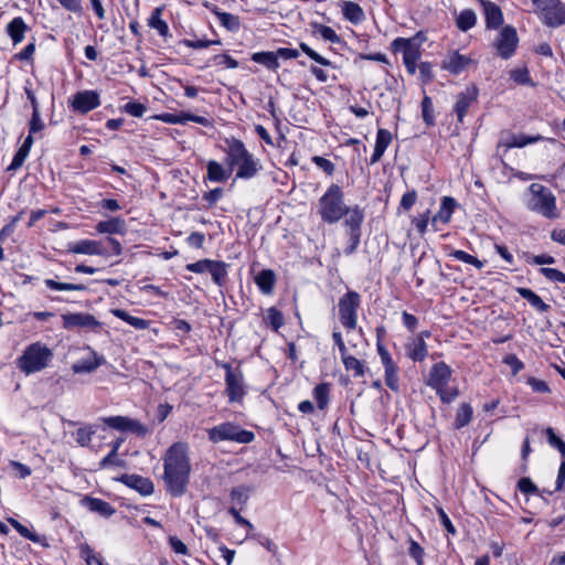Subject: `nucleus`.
<instances>
[{
  "label": "nucleus",
  "mask_w": 565,
  "mask_h": 565,
  "mask_svg": "<svg viewBox=\"0 0 565 565\" xmlns=\"http://www.w3.org/2000/svg\"><path fill=\"white\" fill-rule=\"evenodd\" d=\"M191 465L188 446L183 443L171 445L163 457V481L166 490L175 498L186 492Z\"/></svg>",
  "instance_id": "obj_1"
},
{
  "label": "nucleus",
  "mask_w": 565,
  "mask_h": 565,
  "mask_svg": "<svg viewBox=\"0 0 565 565\" xmlns=\"http://www.w3.org/2000/svg\"><path fill=\"white\" fill-rule=\"evenodd\" d=\"M224 142L225 163L232 172L236 168V179H252L262 170L259 159L247 150L242 140L232 137Z\"/></svg>",
  "instance_id": "obj_2"
},
{
  "label": "nucleus",
  "mask_w": 565,
  "mask_h": 565,
  "mask_svg": "<svg viewBox=\"0 0 565 565\" xmlns=\"http://www.w3.org/2000/svg\"><path fill=\"white\" fill-rule=\"evenodd\" d=\"M347 212L348 205L344 202L341 186L331 184L318 202V213L321 220L328 224H334L347 215Z\"/></svg>",
  "instance_id": "obj_3"
},
{
  "label": "nucleus",
  "mask_w": 565,
  "mask_h": 565,
  "mask_svg": "<svg viewBox=\"0 0 565 565\" xmlns=\"http://www.w3.org/2000/svg\"><path fill=\"white\" fill-rule=\"evenodd\" d=\"M529 198L526 207L546 218L553 220L558 217L556 207V198L550 189L540 184L532 183L529 189Z\"/></svg>",
  "instance_id": "obj_4"
},
{
  "label": "nucleus",
  "mask_w": 565,
  "mask_h": 565,
  "mask_svg": "<svg viewBox=\"0 0 565 565\" xmlns=\"http://www.w3.org/2000/svg\"><path fill=\"white\" fill-rule=\"evenodd\" d=\"M52 358L53 353L46 345L35 342L26 347L18 360V365L25 374H32L45 369Z\"/></svg>",
  "instance_id": "obj_5"
},
{
  "label": "nucleus",
  "mask_w": 565,
  "mask_h": 565,
  "mask_svg": "<svg viewBox=\"0 0 565 565\" xmlns=\"http://www.w3.org/2000/svg\"><path fill=\"white\" fill-rule=\"evenodd\" d=\"M209 440L218 444L221 441H235L238 444H249L255 439V434L250 430L241 428L238 425L226 422L206 430Z\"/></svg>",
  "instance_id": "obj_6"
},
{
  "label": "nucleus",
  "mask_w": 565,
  "mask_h": 565,
  "mask_svg": "<svg viewBox=\"0 0 565 565\" xmlns=\"http://www.w3.org/2000/svg\"><path fill=\"white\" fill-rule=\"evenodd\" d=\"M534 12L548 28L565 24V3L561 0H532Z\"/></svg>",
  "instance_id": "obj_7"
},
{
  "label": "nucleus",
  "mask_w": 565,
  "mask_h": 565,
  "mask_svg": "<svg viewBox=\"0 0 565 565\" xmlns=\"http://www.w3.org/2000/svg\"><path fill=\"white\" fill-rule=\"evenodd\" d=\"M361 306V296L354 290L345 292L338 302L339 319L348 330H354L358 324V310Z\"/></svg>",
  "instance_id": "obj_8"
},
{
  "label": "nucleus",
  "mask_w": 565,
  "mask_h": 565,
  "mask_svg": "<svg viewBox=\"0 0 565 565\" xmlns=\"http://www.w3.org/2000/svg\"><path fill=\"white\" fill-rule=\"evenodd\" d=\"M225 370V392L230 403H241L247 394L243 372L237 367L233 369L231 364L221 365Z\"/></svg>",
  "instance_id": "obj_9"
},
{
  "label": "nucleus",
  "mask_w": 565,
  "mask_h": 565,
  "mask_svg": "<svg viewBox=\"0 0 565 565\" xmlns=\"http://www.w3.org/2000/svg\"><path fill=\"white\" fill-rule=\"evenodd\" d=\"M420 44L416 42L415 38L405 39V38H396L392 42V50L394 52L403 53V62L411 75L416 73L417 61L420 58Z\"/></svg>",
  "instance_id": "obj_10"
},
{
  "label": "nucleus",
  "mask_w": 565,
  "mask_h": 565,
  "mask_svg": "<svg viewBox=\"0 0 565 565\" xmlns=\"http://www.w3.org/2000/svg\"><path fill=\"white\" fill-rule=\"evenodd\" d=\"M518 44L519 36L512 25H504L493 41L497 54L503 60H509L514 55Z\"/></svg>",
  "instance_id": "obj_11"
},
{
  "label": "nucleus",
  "mask_w": 565,
  "mask_h": 565,
  "mask_svg": "<svg viewBox=\"0 0 565 565\" xmlns=\"http://www.w3.org/2000/svg\"><path fill=\"white\" fill-rule=\"evenodd\" d=\"M479 89L476 85L467 86L462 92L456 96L454 113L457 116L458 122H462L469 108L478 102Z\"/></svg>",
  "instance_id": "obj_12"
},
{
  "label": "nucleus",
  "mask_w": 565,
  "mask_h": 565,
  "mask_svg": "<svg viewBox=\"0 0 565 565\" xmlns=\"http://www.w3.org/2000/svg\"><path fill=\"white\" fill-rule=\"evenodd\" d=\"M62 320L65 329L81 328L95 331L102 327V322L93 315L85 312L65 313L62 316Z\"/></svg>",
  "instance_id": "obj_13"
},
{
  "label": "nucleus",
  "mask_w": 565,
  "mask_h": 565,
  "mask_svg": "<svg viewBox=\"0 0 565 565\" xmlns=\"http://www.w3.org/2000/svg\"><path fill=\"white\" fill-rule=\"evenodd\" d=\"M451 376V369L445 362H438L433 365L427 385L436 392H441L443 387L448 386Z\"/></svg>",
  "instance_id": "obj_14"
},
{
  "label": "nucleus",
  "mask_w": 565,
  "mask_h": 565,
  "mask_svg": "<svg viewBox=\"0 0 565 565\" xmlns=\"http://www.w3.org/2000/svg\"><path fill=\"white\" fill-rule=\"evenodd\" d=\"M99 104V95L95 90H84L74 95L72 107L76 111L86 114L97 108Z\"/></svg>",
  "instance_id": "obj_15"
},
{
  "label": "nucleus",
  "mask_w": 565,
  "mask_h": 565,
  "mask_svg": "<svg viewBox=\"0 0 565 565\" xmlns=\"http://www.w3.org/2000/svg\"><path fill=\"white\" fill-rule=\"evenodd\" d=\"M68 250L74 254L107 256L108 249L100 241L82 239L70 245Z\"/></svg>",
  "instance_id": "obj_16"
},
{
  "label": "nucleus",
  "mask_w": 565,
  "mask_h": 565,
  "mask_svg": "<svg viewBox=\"0 0 565 565\" xmlns=\"http://www.w3.org/2000/svg\"><path fill=\"white\" fill-rule=\"evenodd\" d=\"M119 481L138 491L141 495H150L154 491L153 482L149 478L139 475H122Z\"/></svg>",
  "instance_id": "obj_17"
},
{
  "label": "nucleus",
  "mask_w": 565,
  "mask_h": 565,
  "mask_svg": "<svg viewBox=\"0 0 565 565\" xmlns=\"http://www.w3.org/2000/svg\"><path fill=\"white\" fill-rule=\"evenodd\" d=\"M542 139L543 137L541 135L525 136L523 134H508L505 137H501L500 142L498 145V150L500 148H504V152H507L511 148H522L527 145L535 143Z\"/></svg>",
  "instance_id": "obj_18"
},
{
  "label": "nucleus",
  "mask_w": 565,
  "mask_h": 565,
  "mask_svg": "<svg viewBox=\"0 0 565 565\" xmlns=\"http://www.w3.org/2000/svg\"><path fill=\"white\" fill-rule=\"evenodd\" d=\"M481 6L483 7V13L486 18V28L487 29H498L503 23V13L501 8L491 1L479 0Z\"/></svg>",
  "instance_id": "obj_19"
},
{
  "label": "nucleus",
  "mask_w": 565,
  "mask_h": 565,
  "mask_svg": "<svg viewBox=\"0 0 565 565\" xmlns=\"http://www.w3.org/2000/svg\"><path fill=\"white\" fill-rule=\"evenodd\" d=\"M470 63V57L459 54L458 52H452L443 62V68L451 74L458 75L465 71Z\"/></svg>",
  "instance_id": "obj_20"
},
{
  "label": "nucleus",
  "mask_w": 565,
  "mask_h": 565,
  "mask_svg": "<svg viewBox=\"0 0 565 565\" xmlns=\"http://www.w3.org/2000/svg\"><path fill=\"white\" fill-rule=\"evenodd\" d=\"M392 141V134L387 129L380 128L376 134V141L373 154L370 158V164H375L381 160L385 150Z\"/></svg>",
  "instance_id": "obj_21"
},
{
  "label": "nucleus",
  "mask_w": 565,
  "mask_h": 565,
  "mask_svg": "<svg viewBox=\"0 0 565 565\" xmlns=\"http://www.w3.org/2000/svg\"><path fill=\"white\" fill-rule=\"evenodd\" d=\"M82 504L89 511L95 512L104 518H109L116 512L115 508L110 503L98 498L84 497Z\"/></svg>",
  "instance_id": "obj_22"
},
{
  "label": "nucleus",
  "mask_w": 565,
  "mask_h": 565,
  "mask_svg": "<svg viewBox=\"0 0 565 565\" xmlns=\"http://www.w3.org/2000/svg\"><path fill=\"white\" fill-rule=\"evenodd\" d=\"M456 206L457 202L454 198L444 196L439 211L431 218V225L435 226L437 222H441L443 224L449 223Z\"/></svg>",
  "instance_id": "obj_23"
},
{
  "label": "nucleus",
  "mask_w": 565,
  "mask_h": 565,
  "mask_svg": "<svg viewBox=\"0 0 565 565\" xmlns=\"http://www.w3.org/2000/svg\"><path fill=\"white\" fill-rule=\"evenodd\" d=\"M106 360L103 355L97 354L92 350V359L81 360L72 365V370L76 374L92 373L100 365L105 364Z\"/></svg>",
  "instance_id": "obj_24"
},
{
  "label": "nucleus",
  "mask_w": 565,
  "mask_h": 565,
  "mask_svg": "<svg viewBox=\"0 0 565 565\" xmlns=\"http://www.w3.org/2000/svg\"><path fill=\"white\" fill-rule=\"evenodd\" d=\"M29 26L21 17L13 18L6 28L7 34L12 40L13 45L21 43Z\"/></svg>",
  "instance_id": "obj_25"
},
{
  "label": "nucleus",
  "mask_w": 565,
  "mask_h": 565,
  "mask_svg": "<svg viewBox=\"0 0 565 565\" xmlns=\"http://www.w3.org/2000/svg\"><path fill=\"white\" fill-rule=\"evenodd\" d=\"M232 174L231 169L223 167L215 160H210L206 164V178L212 182H225Z\"/></svg>",
  "instance_id": "obj_26"
},
{
  "label": "nucleus",
  "mask_w": 565,
  "mask_h": 565,
  "mask_svg": "<svg viewBox=\"0 0 565 565\" xmlns=\"http://www.w3.org/2000/svg\"><path fill=\"white\" fill-rule=\"evenodd\" d=\"M163 8H154L148 19V25L154 29L158 34L164 39L171 36L169 26L164 20H162Z\"/></svg>",
  "instance_id": "obj_27"
},
{
  "label": "nucleus",
  "mask_w": 565,
  "mask_h": 565,
  "mask_svg": "<svg viewBox=\"0 0 565 565\" xmlns=\"http://www.w3.org/2000/svg\"><path fill=\"white\" fill-rule=\"evenodd\" d=\"M347 218L344 225L349 228V233H361V226L364 220V213L359 205L348 206Z\"/></svg>",
  "instance_id": "obj_28"
},
{
  "label": "nucleus",
  "mask_w": 565,
  "mask_h": 565,
  "mask_svg": "<svg viewBox=\"0 0 565 565\" xmlns=\"http://www.w3.org/2000/svg\"><path fill=\"white\" fill-rule=\"evenodd\" d=\"M96 231L102 234H124L126 232V222L121 217L100 221L96 225Z\"/></svg>",
  "instance_id": "obj_29"
},
{
  "label": "nucleus",
  "mask_w": 565,
  "mask_h": 565,
  "mask_svg": "<svg viewBox=\"0 0 565 565\" xmlns=\"http://www.w3.org/2000/svg\"><path fill=\"white\" fill-rule=\"evenodd\" d=\"M275 282L276 276L271 269H263L255 277V284L257 285L259 290L265 295H269L273 292Z\"/></svg>",
  "instance_id": "obj_30"
},
{
  "label": "nucleus",
  "mask_w": 565,
  "mask_h": 565,
  "mask_svg": "<svg viewBox=\"0 0 565 565\" xmlns=\"http://www.w3.org/2000/svg\"><path fill=\"white\" fill-rule=\"evenodd\" d=\"M250 58L253 62L262 64L270 71H276L280 66L279 62L277 61L276 52H255L252 54Z\"/></svg>",
  "instance_id": "obj_31"
},
{
  "label": "nucleus",
  "mask_w": 565,
  "mask_h": 565,
  "mask_svg": "<svg viewBox=\"0 0 565 565\" xmlns=\"http://www.w3.org/2000/svg\"><path fill=\"white\" fill-rule=\"evenodd\" d=\"M518 294L525 300L529 301V303L535 308L540 312H547L550 310V306L545 303L542 298L536 295L533 290L529 288H518Z\"/></svg>",
  "instance_id": "obj_32"
},
{
  "label": "nucleus",
  "mask_w": 565,
  "mask_h": 565,
  "mask_svg": "<svg viewBox=\"0 0 565 565\" xmlns=\"http://www.w3.org/2000/svg\"><path fill=\"white\" fill-rule=\"evenodd\" d=\"M342 13L348 21L355 24L362 22L365 18L363 9L358 3L352 1L343 2Z\"/></svg>",
  "instance_id": "obj_33"
},
{
  "label": "nucleus",
  "mask_w": 565,
  "mask_h": 565,
  "mask_svg": "<svg viewBox=\"0 0 565 565\" xmlns=\"http://www.w3.org/2000/svg\"><path fill=\"white\" fill-rule=\"evenodd\" d=\"M212 12L218 18L220 23L230 32H237L241 28V21L237 15L232 13L222 12L216 7L212 9Z\"/></svg>",
  "instance_id": "obj_34"
},
{
  "label": "nucleus",
  "mask_w": 565,
  "mask_h": 565,
  "mask_svg": "<svg viewBox=\"0 0 565 565\" xmlns=\"http://www.w3.org/2000/svg\"><path fill=\"white\" fill-rule=\"evenodd\" d=\"M111 313L121 319L122 321L127 322L131 327H134L137 330H145L149 327V321L145 320L142 318L134 317L129 315L127 311L122 309H113Z\"/></svg>",
  "instance_id": "obj_35"
},
{
  "label": "nucleus",
  "mask_w": 565,
  "mask_h": 565,
  "mask_svg": "<svg viewBox=\"0 0 565 565\" xmlns=\"http://www.w3.org/2000/svg\"><path fill=\"white\" fill-rule=\"evenodd\" d=\"M209 273L212 276V280L217 286H223L227 276V264L221 260H212Z\"/></svg>",
  "instance_id": "obj_36"
},
{
  "label": "nucleus",
  "mask_w": 565,
  "mask_h": 565,
  "mask_svg": "<svg viewBox=\"0 0 565 565\" xmlns=\"http://www.w3.org/2000/svg\"><path fill=\"white\" fill-rule=\"evenodd\" d=\"M428 350L423 339H416L407 347V355L413 361L422 362L427 356Z\"/></svg>",
  "instance_id": "obj_37"
},
{
  "label": "nucleus",
  "mask_w": 565,
  "mask_h": 565,
  "mask_svg": "<svg viewBox=\"0 0 565 565\" xmlns=\"http://www.w3.org/2000/svg\"><path fill=\"white\" fill-rule=\"evenodd\" d=\"M472 414H473V411H472V407L470 404H468V403L461 404L457 411L456 418L454 422L455 428L460 429V428L467 426L472 419Z\"/></svg>",
  "instance_id": "obj_38"
},
{
  "label": "nucleus",
  "mask_w": 565,
  "mask_h": 565,
  "mask_svg": "<svg viewBox=\"0 0 565 565\" xmlns=\"http://www.w3.org/2000/svg\"><path fill=\"white\" fill-rule=\"evenodd\" d=\"M477 23V15L473 10L471 9H465L460 12L459 17L457 18V28L460 31L467 32L468 30L472 29Z\"/></svg>",
  "instance_id": "obj_39"
},
{
  "label": "nucleus",
  "mask_w": 565,
  "mask_h": 565,
  "mask_svg": "<svg viewBox=\"0 0 565 565\" xmlns=\"http://www.w3.org/2000/svg\"><path fill=\"white\" fill-rule=\"evenodd\" d=\"M313 397L319 409H324L329 404L330 384L320 383L313 388Z\"/></svg>",
  "instance_id": "obj_40"
},
{
  "label": "nucleus",
  "mask_w": 565,
  "mask_h": 565,
  "mask_svg": "<svg viewBox=\"0 0 565 565\" xmlns=\"http://www.w3.org/2000/svg\"><path fill=\"white\" fill-rule=\"evenodd\" d=\"M250 487L238 486L231 490L230 497L234 505H238L241 509L247 503L249 499Z\"/></svg>",
  "instance_id": "obj_41"
},
{
  "label": "nucleus",
  "mask_w": 565,
  "mask_h": 565,
  "mask_svg": "<svg viewBox=\"0 0 565 565\" xmlns=\"http://www.w3.org/2000/svg\"><path fill=\"white\" fill-rule=\"evenodd\" d=\"M341 360L347 371H353L354 377H361L365 374V366L363 362L358 360L356 358L347 354L343 358H341Z\"/></svg>",
  "instance_id": "obj_42"
},
{
  "label": "nucleus",
  "mask_w": 565,
  "mask_h": 565,
  "mask_svg": "<svg viewBox=\"0 0 565 565\" xmlns=\"http://www.w3.org/2000/svg\"><path fill=\"white\" fill-rule=\"evenodd\" d=\"M44 284L47 288L52 290H58V291H84L86 290V286L83 284H71V282H58L54 279H45Z\"/></svg>",
  "instance_id": "obj_43"
},
{
  "label": "nucleus",
  "mask_w": 565,
  "mask_h": 565,
  "mask_svg": "<svg viewBox=\"0 0 565 565\" xmlns=\"http://www.w3.org/2000/svg\"><path fill=\"white\" fill-rule=\"evenodd\" d=\"M8 522L22 537L30 540L33 543H41L42 537L35 532L30 531L25 525L20 523L18 520L9 518Z\"/></svg>",
  "instance_id": "obj_44"
},
{
  "label": "nucleus",
  "mask_w": 565,
  "mask_h": 565,
  "mask_svg": "<svg viewBox=\"0 0 565 565\" xmlns=\"http://www.w3.org/2000/svg\"><path fill=\"white\" fill-rule=\"evenodd\" d=\"M448 256L452 257L459 262L472 265L478 269H481L484 266L483 262L479 260L477 257H475L461 249H451L450 253H448Z\"/></svg>",
  "instance_id": "obj_45"
},
{
  "label": "nucleus",
  "mask_w": 565,
  "mask_h": 565,
  "mask_svg": "<svg viewBox=\"0 0 565 565\" xmlns=\"http://www.w3.org/2000/svg\"><path fill=\"white\" fill-rule=\"evenodd\" d=\"M265 322L273 328V330L277 331L279 328L284 326V316L280 310L276 307H270L267 310Z\"/></svg>",
  "instance_id": "obj_46"
},
{
  "label": "nucleus",
  "mask_w": 565,
  "mask_h": 565,
  "mask_svg": "<svg viewBox=\"0 0 565 565\" xmlns=\"http://www.w3.org/2000/svg\"><path fill=\"white\" fill-rule=\"evenodd\" d=\"M152 118L160 120L162 122H166V124L184 125L186 122V113L185 111L175 113V114L174 113H163V114L156 115Z\"/></svg>",
  "instance_id": "obj_47"
},
{
  "label": "nucleus",
  "mask_w": 565,
  "mask_h": 565,
  "mask_svg": "<svg viewBox=\"0 0 565 565\" xmlns=\"http://www.w3.org/2000/svg\"><path fill=\"white\" fill-rule=\"evenodd\" d=\"M95 430L90 426L81 427L75 431V439L82 447H87L93 438Z\"/></svg>",
  "instance_id": "obj_48"
},
{
  "label": "nucleus",
  "mask_w": 565,
  "mask_h": 565,
  "mask_svg": "<svg viewBox=\"0 0 565 565\" xmlns=\"http://www.w3.org/2000/svg\"><path fill=\"white\" fill-rule=\"evenodd\" d=\"M104 423L113 429L120 430V431H127L129 417H126V416L106 417V418H104Z\"/></svg>",
  "instance_id": "obj_49"
},
{
  "label": "nucleus",
  "mask_w": 565,
  "mask_h": 565,
  "mask_svg": "<svg viewBox=\"0 0 565 565\" xmlns=\"http://www.w3.org/2000/svg\"><path fill=\"white\" fill-rule=\"evenodd\" d=\"M545 435L550 446L556 448L562 457L565 458V441L561 439L551 427L545 429Z\"/></svg>",
  "instance_id": "obj_50"
},
{
  "label": "nucleus",
  "mask_w": 565,
  "mask_h": 565,
  "mask_svg": "<svg viewBox=\"0 0 565 565\" xmlns=\"http://www.w3.org/2000/svg\"><path fill=\"white\" fill-rule=\"evenodd\" d=\"M109 467H125V460L118 457V452L109 451L99 462V469H107Z\"/></svg>",
  "instance_id": "obj_51"
},
{
  "label": "nucleus",
  "mask_w": 565,
  "mask_h": 565,
  "mask_svg": "<svg viewBox=\"0 0 565 565\" xmlns=\"http://www.w3.org/2000/svg\"><path fill=\"white\" fill-rule=\"evenodd\" d=\"M299 47L300 50L306 54L308 55L311 60H313L315 62H317L318 64L322 65V66H331L332 63L331 61H329L328 58L323 57L322 55H320L319 53H317L315 50H312L308 44H306L305 42H301L299 44Z\"/></svg>",
  "instance_id": "obj_52"
},
{
  "label": "nucleus",
  "mask_w": 565,
  "mask_h": 565,
  "mask_svg": "<svg viewBox=\"0 0 565 565\" xmlns=\"http://www.w3.org/2000/svg\"><path fill=\"white\" fill-rule=\"evenodd\" d=\"M81 555L85 558L87 565H104L103 558L99 555H96L88 544L81 546Z\"/></svg>",
  "instance_id": "obj_53"
},
{
  "label": "nucleus",
  "mask_w": 565,
  "mask_h": 565,
  "mask_svg": "<svg viewBox=\"0 0 565 565\" xmlns=\"http://www.w3.org/2000/svg\"><path fill=\"white\" fill-rule=\"evenodd\" d=\"M422 113L424 121L429 126L434 125V107L431 98L428 96L422 100Z\"/></svg>",
  "instance_id": "obj_54"
},
{
  "label": "nucleus",
  "mask_w": 565,
  "mask_h": 565,
  "mask_svg": "<svg viewBox=\"0 0 565 565\" xmlns=\"http://www.w3.org/2000/svg\"><path fill=\"white\" fill-rule=\"evenodd\" d=\"M377 353L380 355L381 362L384 366V370L398 367L396 363L393 361L390 352L379 341L376 344Z\"/></svg>",
  "instance_id": "obj_55"
},
{
  "label": "nucleus",
  "mask_w": 565,
  "mask_h": 565,
  "mask_svg": "<svg viewBox=\"0 0 565 565\" xmlns=\"http://www.w3.org/2000/svg\"><path fill=\"white\" fill-rule=\"evenodd\" d=\"M29 153H30L29 150L20 147L18 149V151L15 152V154H14L10 166L8 167V170L9 171H17L18 169H20L23 166V163H24L25 159L28 158Z\"/></svg>",
  "instance_id": "obj_56"
},
{
  "label": "nucleus",
  "mask_w": 565,
  "mask_h": 565,
  "mask_svg": "<svg viewBox=\"0 0 565 565\" xmlns=\"http://www.w3.org/2000/svg\"><path fill=\"white\" fill-rule=\"evenodd\" d=\"M23 215V211L13 216L8 224H6L0 231V243H3L8 236H10Z\"/></svg>",
  "instance_id": "obj_57"
},
{
  "label": "nucleus",
  "mask_w": 565,
  "mask_h": 565,
  "mask_svg": "<svg viewBox=\"0 0 565 565\" xmlns=\"http://www.w3.org/2000/svg\"><path fill=\"white\" fill-rule=\"evenodd\" d=\"M408 543V554L415 559L417 565H423L425 555L424 548L413 539H409Z\"/></svg>",
  "instance_id": "obj_58"
},
{
  "label": "nucleus",
  "mask_w": 565,
  "mask_h": 565,
  "mask_svg": "<svg viewBox=\"0 0 565 565\" xmlns=\"http://www.w3.org/2000/svg\"><path fill=\"white\" fill-rule=\"evenodd\" d=\"M385 384L394 392L399 390L398 367L385 370Z\"/></svg>",
  "instance_id": "obj_59"
},
{
  "label": "nucleus",
  "mask_w": 565,
  "mask_h": 565,
  "mask_svg": "<svg viewBox=\"0 0 565 565\" xmlns=\"http://www.w3.org/2000/svg\"><path fill=\"white\" fill-rule=\"evenodd\" d=\"M122 109L125 113L132 117L141 118L145 115L147 107L141 103L129 102L124 106Z\"/></svg>",
  "instance_id": "obj_60"
},
{
  "label": "nucleus",
  "mask_w": 565,
  "mask_h": 565,
  "mask_svg": "<svg viewBox=\"0 0 565 565\" xmlns=\"http://www.w3.org/2000/svg\"><path fill=\"white\" fill-rule=\"evenodd\" d=\"M540 273L551 281L565 284V274L555 268L542 267Z\"/></svg>",
  "instance_id": "obj_61"
},
{
  "label": "nucleus",
  "mask_w": 565,
  "mask_h": 565,
  "mask_svg": "<svg viewBox=\"0 0 565 565\" xmlns=\"http://www.w3.org/2000/svg\"><path fill=\"white\" fill-rule=\"evenodd\" d=\"M510 77L518 84L527 85L532 83L527 68L512 70Z\"/></svg>",
  "instance_id": "obj_62"
},
{
  "label": "nucleus",
  "mask_w": 565,
  "mask_h": 565,
  "mask_svg": "<svg viewBox=\"0 0 565 565\" xmlns=\"http://www.w3.org/2000/svg\"><path fill=\"white\" fill-rule=\"evenodd\" d=\"M518 489L524 494H539L537 487L530 478H521L518 482Z\"/></svg>",
  "instance_id": "obj_63"
},
{
  "label": "nucleus",
  "mask_w": 565,
  "mask_h": 565,
  "mask_svg": "<svg viewBox=\"0 0 565 565\" xmlns=\"http://www.w3.org/2000/svg\"><path fill=\"white\" fill-rule=\"evenodd\" d=\"M318 32L322 36V39H324L326 41H329L331 43L340 42V36L337 34V32L332 28H330L328 25L320 24L318 26Z\"/></svg>",
  "instance_id": "obj_64"
}]
</instances>
